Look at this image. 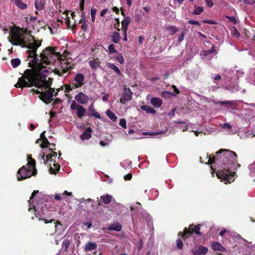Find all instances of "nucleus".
<instances>
[{"label": "nucleus", "instance_id": "obj_1", "mask_svg": "<svg viewBox=\"0 0 255 255\" xmlns=\"http://www.w3.org/2000/svg\"><path fill=\"white\" fill-rule=\"evenodd\" d=\"M56 47H47L44 49L40 54L42 63L33 69H27L23 75L18 79L15 85L16 88L31 87L35 86L42 90L50 89L52 83L53 79L49 78L46 80L47 76L44 73H48V70L43 65L54 64L57 59H60L59 52H57Z\"/></svg>", "mask_w": 255, "mask_h": 255}, {"label": "nucleus", "instance_id": "obj_2", "mask_svg": "<svg viewBox=\"0 0 255 255\" xmlns=\"http://www.w3.org/2000/svg\"><path fill=\"white\" fill-rule=\"evenodd\" d=\"M238 155L230 150L220 149L216 152V155H210L208 164L212 165L215 163L218 168L216 175L219 179L225 182V183H230L234 179V174L231 170H236L241 165L237 163Z\"/></svg>", "mask_w": 255, "mask_h": 255}, {"label": "nucleus", "instance_id": "obj_3", "mask_svg": "<svg viewBox=\"0 0 255 255\" xmlns=\"http://www.w3.org/2000/svg\"><path fill=\"white\" fill-rule=\"evenodd\" d=\"M33 42H30L28 44H26V41H25L24 46H22V47H26L28 49L27 51V53H28L27 57L28 58H32L31 61L28 63V66L30 68H33L38 66L41 63H42L41 58L39 61L38 57V55L36 54L37 49L41 46L42 40L38 41L35 39L34 37H32ZM40 58H41L40 57Z\"/></svg>", "mask_w": 255, "mask_h": 255}, {"label": "nucleus", "instance_id": "obj_4", "mask_svg": "<svg viewBox=\"0 0 255 255\" xmlns=\"http://www.w3.org/2000/svg\"><path fill=\"white\" fill-rule=\"evenodd\" d=\"M17 173V180L21 181L30 178L32 176H35L37 173V170L35 169L32 171V168L30 167L23 165L18 170Z\"/></svg>", "mask_w": 255, "mask_h": 255}, {"label": "nucleus", "instance_id": "obj_5", "mask_svg": "<svg viewBox=\"0 0 255 255\" xmlns=\"http://www.w3.org/2000/svg\"><path fill=\"white\" fill-rule=\"evenodd\" d=\"M9 41L13 45L24 46L25 39L22 34L18 30H12L8 37Z\"/></svg>", "mask_w": 255, "mask_h": 255}, {"label": "nucleus", "instance_id": "obj_6", "mask_svg": "<svg viewBox=\"0 0 255 255\" xmlns=\"http://www.w3.org/2000/svg\"><path fill=\"white\" fill-rule=\"evenodd\" d=\"M200 231V228L199 225H194L193 224H191L189 226L188 229L185 227L184 229L183 232H179L178 235L181 236L182 239L185 240L188 237L191 236L193 233H195L199 236L202 235V233Z\"/></svg>", "mask_w": 255, "mask_h": 255}, {"label": "nucleus", "instance_id": "obj_7", "mask_svg": "<svg viewBox=\"0 0 255 255\" xmlns=\"http://www.w3.org/2000/svg\"><path fill=\"white\" fill-rule=\"evenodd\" d=\"M60 56V59H57L54 64H55L56 62H57L58 64L60 65L61 68H62V70H59L55 68L54 70V73L59 76H62L63 74L66 73L69 70L72 69V67L70 65V63L65 62V61H66V58L64 57L65 59H63V56L61 54Z\"/></svg>", "mask_w": 255, "mask_h": 255}, {"label": "nucleus", "instance_id": "obj_8", "mask_svg": "<svg viewBox=\"0 0 255 255\" xmlns=\"http://www.w3.org/2000/svg\"><path fill=\"white\" fill-rule=\"evenodd\" d=\"M47 89L48 90L46 91L42 92L39 96V98L46 104H47L49 102L53 100V97L55 92L54 88H50V89Z\"/></svg>", "mask_w": 255, "mask_h": 255}, {"label": "nucleus", "instance_id": "obj_9", "mask_svg": "<svg viewBox=\"0 0 255 255\" xmlns=\"http://www.w3.org/2000/svg\"><path fill=\"white\" fill-rule=\"evenodd\" d=\"M70 108L71 110H77V116L80 119L82 118L85 115L86 111V109L82 106L77 104L74 100L72 101Z\"/></svg>", "mask_w": 255, "mask_h": 255}, {"label": "nucleus", "instance_id": "obj_10", "mask_svg": "<svg viewBox=\"0 0 255 255\" xmlns=\"http://www.w3.org/2000/svg\"><path fill=\"white\" fill-rule=\"evenodd\" d=\"M132 96V93L129 88L125 87L124 89V93L120 98V102L125 104L126 102L130 101Z\"/></svg>", "mask_w": 255, "mask_h": 255}, {"label": "nucleus", "instance_id": "obj_11", "mask_svg": "<svg viewBox=\"0 0 255 255\" xmlns=\"http://www.w3.org/2000/svg\"><path fill=\"white\" fill-rule=\"evenodd\" d=\"M76 101L81 104H86L88 102V96L82 92H80L75 96Z\"/></svg>", "mask_w": 255, "mask_h": 255}, {"label": "nucleus", "instance_id": "obj_12", "mask_svg": "<svg viewBox=\"0 0 255 255\" xmlns=\"http://www.w3.org/2000/svg\"><path fill=\"white\" fill-rule=\"evenodd\" d=\"M208 249L203 246H199L195 250H193L192 253L194 255H205L207 253Z\"/></svg>", "mask_w": 255, "mask_h": 255}, {"label": "nucleus", "instance_id": "obj_13", "mask_svg": "<svg viewBox=\"0 0 255 255\" xmlns=\"http://www.w3.org/2000/svg\"><path fill=\"white\" fill-rule=\"evenodd\" d=\"M212 249L215 251H220L222 252H226V249L220 243L213 242L211 244Z\"/></svg>", "mask_w": 255, "mask_h": 255}, {"label": "nucleus", "instance_id": "obj_14", "mask_svg": "<svg viewBox=\"0 0 255 255\" xmlns=\"http://www.w3.org/2000/svg\"><path fill=\"white\" fill-rule=\"evenodd\" d=\"M92 129L88 127L86 130L81 135L80 138L82 140L89 139L92 137Z\"/></svg>", "mask_w": 255, "mask_h": 255}, {"label": "nucleus", "instance_id": "obj_15", "mask_svg": "<svg viewBox=\"0 0 255 255\" xmlns=\"http://www.w3.org/2000/svg\"><path fill=\"white\" fill-rule=\"evenodd\" d=\"M97 248V245L96 243L92 242H88L84 246L83 250L85 252H87L95 250Z\"/></svg>", "mask_w": 255, "mask_h": 255}, {"label": "nucleus", "instance_id": "obj_16", "mask_svg": "<svg viewBox=\"0 0 255 255\" xmlns=\"http://www.w3.org/2000/svg\"><path fill=\"white\" fill-rule=\"evenodd\" d=\"M84 80L85 77L84 75L81 73L77 74L74 78V81L81 86L84 84Z\"/></svg>", "mask_w": 255, "mask_h": 255}, {"label": "nucleus", "instance_id": "obj_17", "mask_svg": "<svg viewBox=\"0 0 255 255\" xmlns=\"http://www.w3.org/2000/svg\"><path fill=\"white\" fill-rule=\"evenodd\" d=\"M101 199L105 204H110L113 199V196L110 194H104L101 196Z\"/></svg>", "mask_w": 255, "mask_h": 255}, {"label": "nucleus", "instance_id": "obj_18", "mask_svg": "<svg viewBox=\"0 0 255 255\" xmlns=\"http://www.w3.org/2000/svg\"><path fill=\"white\" fill-rule=\"evenodd\" d=\"M150 103L155 108H159L162 104V100L160 98L154 97L151 99Z\"/></svg>", "mask_w": 255, "mask_h": 255}, {"label": "nucleus", "instance_id": "obj_19", "mask_svg": "<svg viewBox=\"0 0 255 255\" xmlns=\"http://www.w3.org/2000/svg\"><path fill=\"white\" fill-rule=\"evenodd\" d=\"M45 5V0H35V8L36 10L41 11L43 9Z\"/></svg>", "mask_w": 255, "mask_h": 255}, {"label": "nucleus", "instance_id": "obj_20", "mask_svg": "<svg viewBox=\"0 0 255 255\" xmlns=\"http://www.w3.org/2000/svg\"><path fill=\"white\" fill-rule=\"evenodd\" d=\"M88 111L90 113H89L90 116H93L96 118L99 119H101V115H100L99 113H98V112L95 111L93 104H91L89 106Z\"/></svg>", "mask_w": 255, "mask_h": 255}, {"label": "nucleus", "instance_id": "obj_21", "mask_svg": "<svg viewBox=\"0 0 255 255\" xmlns=\"http://www.w3.org/2000/svg\"><path fill=\"white\" fill-rule=\"evenodd\" d=\"M71 240L72 237H71L70 239L68 237L63 240L62 244V247L64 251H67L68 249L69 248Z\"/></svg>", "mask_w": 255, "mask_h": 255}, {"label": "nucleus", "instance_id": "obj_22", "mask_svg": "<svg viewBox=\"0 0 255 255\" xmlns=\"http://www.w3.org/2000/svg\"><path fill=\"white\" fill-rule=\"evenodd\" d=\"M122 227L120 223L117 222L116 223L112 224L109 226L108 229L109 230L115 231L119 232L122 230Z\"/></svg>", "mask_w": 255, "mask_h": 255}, {"label": "nucleus", "instance_id": "obj_23", "mask_svg": "<svg viewBox=\"0 0 255 255\" xmlns=\"http://www.w3.org/2000/svg\"><path fill=\"white\" fill-rule=\"evenodd\" d=\"M112 41L114 43H119L121 40L120 34L118 31H115L111 36Z\"/></svg>", "mask_w": 255, "mask_h": 255}, {"label": "nucleus", "instance_id": "obj_24", "mask_svg": "<svg viewBox=\"0 0 255 255\" xmlns=\"http://www.w3.org/2000/svg\"><path fill=\"white\" fill-rule=\"evenodd\" d=\"M13 1L15 5L21 9H26L27 7V5L21 0H13Z\"/></svg>", "mask_w": 255, "mask_h": 255}, {"label": "nucleus", "instance_id": "obj_25", "mask_svg": "<svg viewBox=\"0 0 255 255\" xmlns=\"http://www.w3.org/2000/svg\"><path fill=\"white\" fill-rule=\"evenodd\" d=\"M142 110L146 111L147 113L151 114H155L156 113L155 110L151 107L148 105H143L140 107Z\"/></svg>", "mask_w": 255, "mask_h": 255}, {"label": "nucleus", "instance_id": "obj_26", "mask_svg": "<svg viewBox=\"0 0 255 255\" xmlns=\"http://www.w3.org/2000/svg\"><path fill=\"white\" fill-rule=\"evenodd\" d=\"M89 64L92 69H96L100 66V61L99 59L97 58L96 59L89 61Z\"/></svg>", "mask_w": 255, "mask_h": 255}, {"label": "nucleus", "instance_id": "obj_27", "mask_svg": "<svg viewBox=\"0 0 255 255\" xmlns=\"http://www.w3.org/2000/svg\"><path fill=\"white\" fill-rule=\"evenodd\" d=\"M85 13H83L81 16V19L79 21V23L81 24V28L84 31H86L88 30V26L85 22L84 18Z\"/></svg>", "mask_w": 255, "mask_h": 255}, {"label": "nucleus", "instance_id": "obj_28", "mask_svg": "<svg viewBox=\"0 0 255 255\" xmlns=\"http://www.w3.org/2000/svg\"><path fill=\"white\" fill-rule=\"evenodd\" d=\"M108 67L110 69H112L114 71H115L119 76L122 75V72H121L120 69L118 68V67L117 66H116L114 64L108 63Z\"/></svg>", "mask_w": 255, "mask_h": 255}, {"label": "nucleus", "instance_id": "obj_29", "mask_svg": "<svg viewBox=\"0 0 255 255\" xmlns=\"http://www.w3.org/2000/svg\"><path fill=\"white\" fill-rule=\"evenodd\" d=\"M53 166L54 168L51 167L49 169L50 173L52 174H56L58 171L60 170V165L59 164L57 163H53Z\"/></svg>", "mask_w": 255, "mask_h": 255}, {"label": "nucleus", "instance_id": "obj_30", "mask_svg": "<svg viewBox=\"0 0 255 255\" xmlns=\"http://www.w3.org/2000/svg\"><path fill=\"white\" fill-rule=\"evenodd\" d=\"M106 114L107 116L112 120L113 122H115L117 120V117L116 115L112 112L111 110H108L106 111Z\"/></svg>", "mask_w": 255, "mask_h": 255}, {"label": "nucleus", "instance_id": "obj_31", "mask_svg": "<svg viewBox=\"0 0 255 255\" xmlns=\"http://www.w3.org/2000/svg\"><path fill=\"white\" fill-rule=\"evenodd\" d=\"M41 160L43 161L44 164L47 165L49 160L51 161H52V155L50 154H48L47 155L45 156L44 153H43V154L41 156Z\"/></svg>", "mask_w": 255, "mask_h": 255}, {"label": "nucleus", "instance_id": "obj_32", "mask_svg": "<svg viewBox=\"0 0 255 255\" xmlns=\"http://www.w3.org/2000/svg\"><path fill=\"white\" fill-rule=\"evenodd\" d=\"M130 22V18L129 16L125 17L124 20L122 22L123 28L128 29L129 24Z\"/></svg>", "mask_w": 255, "mask_h": 255}, {"label": "nucleus", "instance_id": "obj_33", "mask_svg": "<svg viewBox=\"0 0 255 255\" xmlns=\"http://www.w3.org/2000/svg\"><path fill=\"white\" fill-rule=\"evenodd\" d=\"M166 29L168 31V33L170 35H174L178 30L176 27L173 26H167L166 27Z\"/></svg>", "mask_w": 255, "mask_h": 255}, {"label": "nucleus", "instance_id": "obj_34", "mask_svg": "<svg viewBox=\"0 0 255 255\" xmlns=\"http://www.w3.org/2000/svg\"><path fill=\"white\" fill-rule=\"evenodd\" d=\"M20 60L18 58L12 59L11 60V64L13 68H16L20 64Z\"/></svg>", "mask_w": 255, "mask_h": 255}, {"label": "nucleus", "instance_id": "obj_35", "mask_svg": "<svg viewBox=\"0 0 255 255\" xmlns=\"http://www.w3.org/2000/svg\"><path fill=\"white\" fill-rule=\"evenodd\" d=\"M50 145V142L48 140L46 137H44L42 140V143L40 145V146L43 148L44 147H48Z\"/></svg>", "mask_w": 255, "mask_h": 255}, {"label": "nucleus", "instance_id": "obj_36", "mask_svg": "<svg viewBox=\"0 0 255 255\" xmlns=\"http://www.w3.org/2000/svg\"><path fill=\"white\" fill-rule=\"evenodd\" d=\"M36 162L34 159L31 158V160L28 161L27 164L26 165L27 167H30L32 168V171L35 170Z\"/></svg>", "mask_w": 255, "mask_h": 255}, {"label": "nucleus", "instance_id": "obj_37", "mask_svg": "<svg viewBox=\"0 0 255 255\" xmlns=\"http://www.w3.org/2000/svg\"><path fill=\"white\" fill-rule=\"evenodd\" d=\"M203 11V8L201 6H195L193 13L195 15H199Z\"/></svg>", "mask_w": 255, "mask_h": 255}, {"label": "nucleus", "instance_id": "obj_38", "mask_svg": "<svg viewBox=\"0 0 255 255\" xmlns=\"http://www.w3.org/2000/svg\"><path fill=\"white\" fill-rule=\"evenodd\" d=\"M115 46L114 44H111L108 46V49L110 53L113 54L118 53V51L115 49Z\"/></svg>", "mask_w": 255, "mask_h": 255}, {"label": "nucleus", "instance_id": "obj_39", "mask_svg": "<svg viewBox=\"0 0 255 255\" xmlns=\"http://www.w3.org/2000/svg\"><path fill=\"white\" fill-rule=\"evenodd\" d=\"M39 220H41V219L39 218ZM42 220L44 221V223L46 224L48 223H52V222H54V224H55V226H54L55 228H56L57 226V225L56 224H60V222H59L58 221H56L54 219H52V220H50V221H49L47 219H42Z\"/></svg>", "mask_w": 255, "mask_h": 255}, {"label": "nucleus", "instance_id": "obj_40", "mask_svg": "<svg viewBox=\"0 0 255 255\" xmlns=\"http://www.w3.org/2000/svg\"><path fill=\"white\" fill-rule=\"evenodd\" d=\"M176 246L177 248L179 250L183 249V244L182 240L180 239H178L176 240Z\"/></svg>", "mask_w": 255, "mask_h": 255}, {"label": "nucleus", "instance_id": "obj_41", "mask_svg": "<svg viewBox=\"0 0 255 255\" xmlns=\"http://www.w3.org/2000/svg\"><path fill=\"white\" fill-rule=\"evenodd\" d=\"M221 76L218 74L216 75L215 76L214 78V83L217 85V88H218L220 87L219 86V84L218 82H216V81H219L221 79Z\"/></svg>", "mask_w": 255, "mask_h": 255}, {"label": "nucleus", "instance_id": "obj_42", "mask_svg": "<svg viewBox=\"0 0 255 255\" xmlns=\"http://www.w3.org/2000/svg\"><path fill=\"white\" fill-rule=\"evenodd\" d=\"M213 102L215 105H217V104H220L221 105L232 104L233 103V102H231V101L216 102V101H213Z\"/></svg>", "mask_w": 255, "mask_h": 255}, {"label": "nucleus", "instance_id": "obj_43", "mask_svg": "<svg viewBox=\"0 0 255 255\" xmlns=\"http://www.w3.org/2000/svg\"><path fill=\"white\" fill-rule=\"evenodd\" d=\"M119 125L124 128H127L126 121L125 119H121Z\"/></svg>", "mask_w": 255, "mask_h": 255}, {"label": "nucleus", "instance_id": "obj_44", "mask_svg": "<svg viewBox=\"0 0 255 255\" xmlns=\"http://www.w3.org/2000/svg\"><path fill=\"white\" fill-rule=\"evenodd\" d=\"M97 12V9L95 8H92L91 10V18L92 20V21H94L95 18V15Z\"/></svg>", "mask_w": 255, "mask_h": 255}, {"label": "nucleus", "instance_id": "obj_45", "mask_svg": "<svg viewBox=\"0 0 255 255\" xmlns=\"http://www.w3.org/2000/svg\"><path fill=\"white\" fill-rule=\"evenodd\" d=\"M116 59L120 63L123 64L124 63L125 59L121 54L118 55L116 57Z\"/></svg>", "mask_w": 255, "mask_h": 255}, {"label": "nucleus", "instance_id": "obj_46", "mask_svg": "<svg viewBox=\"0 0 255 255\" xmlns=\"http://www.w3.org/2000/svg\"><path fill=\"white\" fill-rule=\"evenodd\" d=\"M185 35V32L183 31L182 32V33H181V34L180 35V36L178 39V42L179 43H180L183 40V39L184 38Z\"/></svg>", "mask_w": 255, "mask_h": 255}, {"label": "nucleus", "instance_id": "obj_47", "mask_svg": "<svg viewBox=\"0 0 255 255\" xmlns=\"http://www.w3.org/2000/svg\"><path fill=\"white\" fill-rule=\"evenodd\" d=\"M70 86H71V87L72 90L73 89H76V88H80V87H82L80 85H79L77 83H71Z\"/></svg>", "mask_w": 255, "mask_h": 255}, {"label": "nucleus", "instance_id": "obj_48", "mask_svg": "<svg viewBox=\"0 0 255 255\" xmlns=\"http://www.w3.org/2000/svg\"><path fill=\"white\" fill-rule=\"evenodd\" d=\"M39 191L38 190H34L32 193L30 200H29V203H32V200L35 197L36 194L38 193Z\"/></svg>", "mask_w": 255, "mask_h": 255}, {"label": "nucleus", "instance_id": "obj_49", "mask_svg": "<svg viewBox=\"0 0 255 255\" xmlns=\"http://www.w3.org/2000/svg\"><path fill=\"white\" fill-rule=\"evenodd\" d=\"M203 22L204 23H209L211 24H216L217 23V22L214 21L213 20H203Z\"/></svg>", "mask_w": 255, "mask_h": 255}, {"label": "nucleus", "instance_id": "obj_50", "mask_svg": "<svg viewBox=\"0 0 255 255\" xmlns=\"http://www.w3.org/2000/svg\"><path fill=\"white\" fill-rule=\"evenodd\" d=\"M222 128L231 129L232 128V126L229 123H224L222 126Z\"/></svg>", "mask_w": 255, "mask_h": 255}, {"label": "nucleus", "instance_id": "obj_51", "mask_svg": "<svg viewBox=\"0 0 255 255\" xmlns=\"http://www.w3.org/2000/svg\"><path fill=\"white\" fill-rule=\"evenodd\" d=\"M205 1L207 5L209 7H212L213 6L214 3L212 1V0H205Z\"/></svg>", "mask_w": 255, "mask_h": 255}, {"label": "nucleus", "instance_id": "obj_52", "mask_svg": "<svg viewBox=\"0 0 255 255\" xmlns=\"http://www.w3.org/2000/svg\"><path fill=\"white\" fill-rule=\"evenodd\" d=\"M188 23L190 24H196L198 26H200L199 22L197 21L190 20L188 21Z\"/></svg>", "mask_w": 255, "mask_h": 255}, {"label": "nucleus", "instance_id": "obj_53", "mask_svg": "<svg viewBox=\"0 0 255 255\" xmlns=\"http://www.w3.org/2000/svg\"><path fill=\"white\" fill-rule=\"evenodd\" d=\"M65 92H69L72 91V89L71 87V86L68 84L65 85Z\"/></svg>", "mask_w": 255, "mask_h": 255}, {"label": "nucleus", "instance_id": "obj_54", "mask_svg": "<svg viewBox=\"0 0 255 255\" xmlns=\"http://www.w3.org/2000/svg\"><path fill=\"white\" fill-rule=\"evenodd\" d=\"M132 178L131 174H127L124 176V179L125 180H130Z\"/></svg>", "mask_w": 255, "mask_h": 255}, {"label": "nucleus", "instance_id": "obj_55", "mask_svg": "<svg viewBox=\"0 0 255 255\" xmlns=\"http://www.w3.org/2000/svg\"><path fill=\"white\" fill-rule=\"evenodd\" d=\"M174 95L173 93H172L171 92H166V91H165V92H163L162 93V97H166L167 96V95Z\"/></svg>", "mask_w": 255, "mask_h": 255}, {"label": "nucleus", "instance_id": "obj_56", "mask_svg": "<svg viewBox=\"0 0 255 255\" xmlns=\"http://www.w3.org/2000/svg\"><path fill=\"white\" fill-rule=\"evenodd\" d=\"M84 3H85V1H80V10L83 11L82 13H84L83 10L84 9Z\"/></svg>", "mask_w": 255, "mask_h": 255}, {"label": "nucleus", "instance_id": "obj_57", "mask_svg": "<svg viewBox=\"0 0 255 255\" xmlns=\"http://www.w3.org/2000/svg\"><path fill=\"white\" fill-rule=\"evenodd\" d=\"M144 38L143 36L140 35V36H139V37H138V42L140 44H142L143 41H144Z\"/></svg>", "mask_w": 255, "mask_h": 255}, {"label": "nucleus", "instance_id": "obj_58", "mask_svg": "<svg viewBox=\"0 0 255 255\" xmlns=\"http://www.w3.org/2000/svg\"><path fill=\"white\" fill-rule=\"evenodd\" d=\"M112 10L113 11L115 12V13L116 14H119L120 11H119V8L117 7H116V6L113 7L112 8Z\"/></svg>", "mask_w": 255, "mask_h": 255}, {"label": "nucleus", "instance_id": "obj_59", "mask_svg": "<svg viewBox=\"0 0 255 255\" xmlns=\"http://www.w3.org/2000/svg\"><path fill=\"white\" fill-rule=\"evenodd\" d=\"M172 88L173 89L174 91V92L176 94H179L180 92H179V90L176 88V87L174 85H173L172 86Z\"/></svg>", "mask_w": 255, "mask_h": 255}, {"label": "nucleus", "instance_id": "obj_60", "mask_svg": "<svg viewBox=\"0 0 255 255\" xmlns=\"http://www.w3.org/2000/svg\"><path fill=\"white\" fill-rule=\"evenodd\" d=\"M54 199L56 200H60L61 199V196L59 194H57L54 196Z\"/></svg>", "mask_w": 255, "mask_h": 255}, {"label": "nucleus", "instance_id": "obj_61", "mask_svg": "<svg viewBox=\"0 0 255 255\" xmlns=\"http://www.w3.org/2000/svg\"><path fill=\"white\" fill-rule=\"evenodd\" d=\"M108 97L109 94H106L103 96L102 99L104 101H106L108 100Z\"/></svg>", "mask_w": 255, "mask_h": 255}, {"label": "nucleus", "instance_id": "obj_62", "mask_svg": "<svg viewBox=\"0 0 255 255\" xmlns=\"http://www.w3.org/2000/svg\"><path fill=\"white\" fill-rule=\"evenodd\" d=\"M61 102V101L60 99L57 98L54 100V101L53 102V104L54 105L58 104L60 103Z\"/></svg>", "mask_w": 255, "mask_h": 255}, {"label": "nucleus", "instance_id": "obj_63", "mask_svg": "<svg viewBox=\"0 0 255 255\" xmlns=\"http://www.w3.org/2000/svg\"><path fill=\"white\" fill-rule=\"evenodd\" d=\"M107 11V9H104L101 11L100 16H103Z\"/></svg>", "mask_w": 255, "mask_h": 255}, {"label": "nucleus", "instance_id": "obj_64", "mask_svg": "<svg viewBox=\"0 0 255 255\" xmlns=\"http://www.w3.org/2000/svg\"><path fill=\"white\" fill-rule=\"evenodd\" d=\"M228 18L230 19L231 21H232L234 23H236V19L234 16L228 17Z\"/></svg>", "mask_w": 255, "mask_h": 255}]
</instances>
